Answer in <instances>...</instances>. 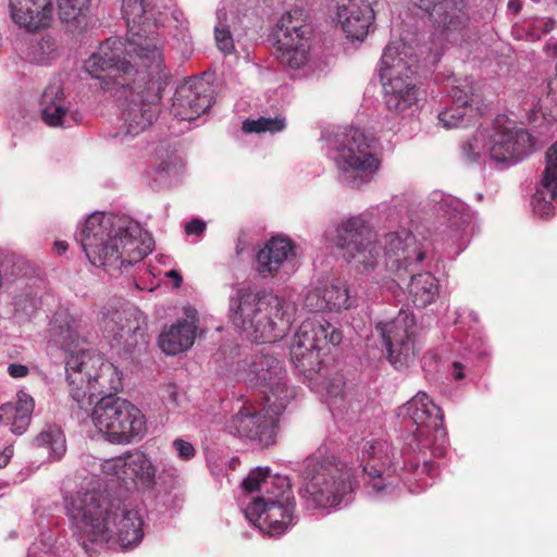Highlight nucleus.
Returning a JSON list of instances; mask_svg holds the SVG:
<instances>
[{
    "label": "nucleus",
    "instance_id": "f257e3e1",
    "mask_svg": "<svg viewBox=\"0 0 557 557\" xmlns=\"http://www.w3.org/2000/svg\"><path fill=\"white\" fill-rule=\"evenodd\" d=\"M123 46L119 39L104 40L84 63L88 75L99 87L120 101L123 136L145 132L160 113L161 92L168 85L170 73L165 62L138 63V67L122 59Z\"/></svg>",
    "mask_w": 557,
    "mask_h": 557
},
{
    "label": "nucleus",
    "instance_id": "f03ea898",
    "mask_svg": "<svg viewBox=\"0 0 557 557\" xmlns=\"http://www.w3.org/2000/svg\"><path fill=\"white\" fill-rule=\"evenodd\" d=\"M65 508L74 536L87 554L94 552V544L115 539L122 548H133L144 537L138 511L111 498L107 491H77L66 499Z\"/></svg>",
    "mask_w": 557,
    "mask_h": 557
},
{
    "label": "nucleus",
    "instance_id": "7ed1b4c3",
    "mask_svg": "<svg viewBox=\"0 0 557 557\" xmlns=\"http://www.w3.org/2000/svg\"><path fill=\"white\" fill-rule=\"evenodd\" d=\"M81 320L66 309L58 310L50 322V342L69 351L65 362L70 395L77 407L89 412L94 398L116 395L122 387L117 368L102 356L79 349Z\"/></svg>",
    "mask_w": 557,
    "mask_h": 557
},
{
    "label": "nucleus",
    "instance_id": "20e7f679",
    "mask_svg": "<svg viewBox=\"0 0 557 557\" xmlns=\"http://www.w3.org/2000/svg\"><path fill=\"white\" fill-rule=\"evenodd\" d=\"M77 240L91 264L113 270L139 262L154 246L151 234L129 216L103 212L88 216Z\"/></svg>",
    "mask_w": 557,
    "mask_h": 557
},
{
    "label": "nucleus",
    "instance_id": "39448f33",
    "mask_svg": "<svg viewBox=\"0 0 557 557\" xmlns=\"http://www.w3.org/2000/svg\"><path fill=\"white\" fill-rule=\"evenodd\" d=\"M232 322L251 342L274 343L295 320L297 305L272 293L239 289L230 298Z\"/></svg>",
    "mask_w": 557,
    "mask_h": 557
},
{
    "label": "nucleus",
    "instance_id": "423d86ee",
    "mask_svg": "<svg viewBox=\"0 0 557 557\" xmlns=\"http://www.w3.org/2000/svg\"><path fill=\"white\" fill-rule=\"evenodd\" d=\"M398 417L408 419L414 426L406 437L404 447V467L433 475L434 462L428 458L442 457L446 451V431L443 426V412L428 394L417 393L409 401L398 408Z\"/></svg>",
    "mask_w": 557,
    "mask_h": 557
},
{
    "label": "nucleus",
    "instance_id": "0eeeda50",
    "mask_svg": "<svg viewBox=\"0 0 557 557\" xmlns=\"http://www.w3.org/2000/svg\"><path fill=\"white\" fill-rule=\"evenodd\" d=\"M249 493L260 492L245 507V517L270 535H278L296 523L295 499L287 476L271 475L270 468L258 467L242 483Z\"/></svg>",
    "mask_w": 557,
    "mask_h": 557
},
{
    "label": "nucleus",
    "instance_id": "6e6552de",
    "mask_svg": "<svg viewBox=\"0 0 557 557\" xmlns=\"http://www.w3.org/2000/svg\"><path fill=\"white\" fill-rule=\"evenodd\" d=\"M299 475V495L309 509L335 508L354 491L352 469L335 457H308L300 465Z\"/></svg>",
    "mask_w": 557,
    "mask_h": 557
},
{
    "label": "nucleus",
    "instance_id": "1a4fd4ad",
    "mask_svg": "<svg viewBox=\"0 0 557 557\" xmlns=\"http://www.w3.org/2000/svg\"><path fill=\"white\" fill-rule=\"evenodd\" d=\"M417 60L404 42H391L381 58L380 78L388 111L411 116L418 110Z\"/></svg>",
    "mask_w": 557,
    "mask_h": 557
},
{
    "label": "nucleus",
    "instance_id": "9d476101",
    "mask_svg": "<svg viewBox=\"0 0 557 557\" xmlns=\"http://www.w3.org/2000/svg\"><path fill=\"white\" fill-rule=\"evenodd\" d=\"M127 25L126 40H119L123 46L122 59L135 57L138 63L164 61L163 40L158 32L168 11L157 10L148 0H123L121 7ZM117 39V37H112Z\"/></svg>",
    "mask_w": 557,
    "mask_h": 557
},
{
    "label": "nucleus",
    "instance_id": "9b49d317",
    "mask_svg": "<svg viewBox=\"0 0 557 557\" xmlns=\"http://www.w3.org/2000/svg\"><path fill=\"white\" fill-rule=\"evenodd\" d=\"M333 157L339 180L352 188L370 182L380 166L377 139L356 127L337 133L333 140Z\"/></svg>",
    "mask_w": 557,
    "mask_h": 557
},
{
    "label": "nucleus",
    "instance_id": "f8f14e48",
    "mask_svg": "<svg viewBox=\"0 0 557 557\" xmlns=\"http://www.w3.org/2000/svg\"><path fill=\"white\" fill-rule=\"evenodd\" d=\"M91 419L104 438L114 444L138 442L147 432L141 410L116 395L99 398L91 410Z\"/></svg>",
    "mask_w": 557,
    "mask_h": 557
},
{
    "label": "nucleus",
    "instance_id": "ddd939ff",
    "mask_svg": "<svg viewBox=\"0 0 557 557\" xmlns=\"http://www.w3.org/2000/svg\"><path fill=\"white\" fill-rule=\"evenodd\" d=\"M277 399L245 400L227 423L231 434L258 448L275 443L277 418L285 410H276Z\"/></svg>",
    "mask_w": 557,
    "mask_h": 557
},
{
    "label": "nucleus",
    "instance_id": "4468645a",
    "mask_svg": "<svg viewBox=\"0 0 557 557\" xmlns=\"http://www.w3.org/2000/svg\"><path fill=\"white\" fill-rule=\"evenodd\" d=\"M420 331L414 314L404 309L395 318L375 324L386 359L396 370L407 369L417 360L422 348Z\"/></svg>",
    "mask_w": 557,
    "mask_h": 557
},
{
    "label": "nucleus",
    "instance_id": "2eb2a0df",
    "mask_svg": "<svg viewBox=\"0 0 557 557\" xmlns=\"http://www.w3.org/2000/svg\"><path fill=\"white\" fill-rule=\"evenodd\" d=\"M240 377L260 388L265 400L277 399L276 410L285 409L295 391L287 384L286 369L282 360L273 351V347H264L249 362L245 361Z\"/></svg>",
    "mask_w": 557,
    "mask_h": 557
},
{
    "label": "nucleus",
    "instance_id": "dca6fc26",
    "mask_svg": "<svg viewBox=\"0 0 557 557\" xmlns=\"http://www.w3.org/2000/svg\"><path fill=\"white\" fill-rule=\"evenodd\" d=\"M360 450L359 467L368 494L374 498L395 495L397 483L389 470L394 459L391 444L386 440L372 438L364 441Z\"/></svg>",
    "mask_w": 557,
    "mask_h": 557
},
{
    "label": "nucleus",
    "instance_id": "f3484780",
    "mask_svg": "<svg viewBox=\"0 0 557 557\" xmlns=\"http://www.w3.org/2000/svg\"><path fill=\"white\" fill-rule=\"evenodd\" d=\"M384 251L386 268L398 275H409V278H420L423 275L433 276L429 264H424V252L417 246L413 234L400 227L385 233L379 242Z\"/></svg>",
    "mask_w": 557,
    "mask_h": 557
},
{
    "label": "nucleus",
    "instance_id": "a211bd4d",
    "mask_svg": "<svg viewBox=\"0 0 557 557\" xmlns=\"http://www.w3.org/2000/svg\"><path fill=\"white\" fill-rule=\"evenodd\" d=\"M335 245L345 259H355L366 272L377 263L376 234L362 215L350 216L337 226Z\"/></svg>",
    "mask_w": 557,
    "mask_h": 557
},
{
    "label": "nucleus",
    "instance_id": "6ab92c4d",
    "mask_svg": "<svg viewBox=\"0 0 557 557\" xmlns=\"http://www.w3.org/2000/svg\"><path fill=\"white\" fill-rule=\"evenodd\" d=\"M99 325L104 336L112 341L124 339L127 346L146 343V317L131 304L117 300L103 306Z\"/></svg>",
    "mask_w": 557,
    "mask_h": 557
},
{
    "label": "nucleus",
    "instance_id": "aec40b11",
    "mask_svg": "<svg viewBox=\"0 0 557 557\" xmlns=\"http://www.w3.org/2000/svg\"><path fill=\"white\" fill-rule=\"evenodd\" d=\"M429 13L434 24V35L441 41L459 44L468 35L469 16L466 0H410Z\"/></svg>",
    "mask_w": 557,
    "mask_h": 557
},
{
    "label": "nucleus",
    "instance_id": "412c9836",
    "mask_svg": "<svg viewBox=\"0 0 557 557\" xmlns=\"http://www.w3.org/2000/svg\"><path fill=\"white\" fill-rule=\"evenodd\" d=\"M488 157L496 163L511 165L523 160L534 151L535 139L524 128L513 122L500 120L487 131Z\"/></svg>",
    "mask_w": 557,
    "mask_h": 557
},
{
    "label": "nucleus",
    "instance_id": "4be33fe9",
    "mask_svg": "<svg viewBox=\"0 0 557 557\" xmlns=\"http://www.w3.org/2000/svg\"><path fill=\"white\" fill-rule=\"evenodd\" d=\"M296 244L285 235L273 236L256 255V270L261 276L288 275L295 269Z\"/></svg>",
    "mask_w": 557,
    "mask_h": 557
},
{
    "label": "nucleus",
    "instance_id": "5701e85b",
    "mask_svg": "<svg viewBox=\"0 0 557 557\" xmlns=\"http://www.w3.org/2000/svg\"><path fill=\"white\" fill-rule=\"evenodd\" d=\"M211 89L201 79H189L175 90L172 113L182 121H193L211 107Z\"/></svg>",
    "mask_w": 557,
    "mask_h": 557
},
{
    "label": "nucleus",
    "instance_id": "b1692460",
    "mask_svg": "<svg viewBox=\"0 0 557 557\" xmlns=\"http://www.w3.org/2000/svg\"><path fill=\"white\" fill-rule=\"evenodd\" d=\"M184 318L178 319L159 336V346L166 355L187 351L195 343L198 330V311L193 306L183 308Z\"/></svg>",
    "mask_w": 557,
    "mask_h": 557
},
{
    "label": "nucleus",
    "instance_id": "393cba45",
    "mask_svg": "<svg viewBox=\"0 0 557 557\" xmlns=\"http://www.w3.org/2000/svg\"><path fill=\"white\" fill-rule=\"evenodd\" d=\"M342 332L322 315L305 320L296 332L290 348L299 347L302 351L322 350L327 344L334 346L342 342Z\"/></svg>",
    "mask_w": 557,
    "mask_h": 557
},
{
    "label": "nucleus",
    "instance_id": "a878e982",
    "mask_svg": "<svg viewBox=\"0 0 557 557\" xmlns=\"http://www.w3.org/2000/svg\"><path fill=\"white\" fill-rule=\"evenodd\" d=\"M9 8L13 22L29 32L48 27L53 16L52 0H9Z\"/></svg>",
    "mask_w": 557,
    "mask_h": 557
},
{
    "label": "nucleus",
    "instance_id": "bb28decb",
    "mask_svg": "<svg viewBox=\"0 0 557 557\" xmlns=\"http://www.w3.org/2000/svg\"><path fill=\"white\" fill-rule=\"evenodd\" d=\"M41 117L51 127H71L78 123L77 112L70 111L65 104L61 83H50L41 96Z\"/></svg>",
    "mask_w": 557,
    "mask_h": 557
},
{
    "label": "nucleus",
    "instance_id": "cd10ccee",
    "mask_svg": "<svg viewBox=\"0 0 557 557\" xmlns=\"http://www.w3.org/2000/svg\"><path fill=\"white\" fill-rule=\"evenodd\" d=\"M326 404L333 416H348L349 419L357 417L361 411V401L356 394L345 391V382L342 375L337 374L325 384Z\"/></svg>",
    "mask_w": 557,
    "mask_h": 557
},
{
    "label": "nucleus",
    "instance_id": "c85d7f7f",
    "mask_svg": "<svg viewBox=\"0 0 557 557\" xmlns=\"http://www.w3.org/2000/svg\"><path fill=\"white\" fill-rule=\"evenodd\" d=\"M34 408L33 397L20 391L16 395V401L0 406V423L10 426L12 433L21 435L30 423Z\"/></svg>",
    "mask_w": 557,
    "mask_h": 557
},
{
    "label": "nucleus",
    "instance_id": "c756f323",
    "mask_svg": "<svg viewBox=\"0 0 557 557\" xmlns=\"http://www.w3.org/2000/svg\"><path fill=\"white\" fill-rule=\"evenodd\" d=\"M337 17L343 30L352 40H363L374 23V10L369 5L338 7Z\"/></svg>",
    "mask_w": 557,
    "mask_h": 557
},
{
    "label": "nucleus",
    "instance_id": "7c9ffc66",
    "mask_svg": "<svg viewBox=\"0 0 557 557\" xmlns=\"http://www.w3.org/2000/svg\"><path fill=\"white\" fill-rule=\"evenodd\" d=\"M429 206L447 220L450 227L463 230L470 223L468 207L458 198L434 190L429 196Z\"/></svg>",
    "mask_w": 557,
    "mask_h": 557
},
{
    "label": "nucleus",
    "instance_id": "2f4dec72",
    "mask_svg": "<svg viewBox=\"0 0 557 557\" xmlns=\"http://www.w3.org/2000/svg\"><path fill=\"white\" fill-rule=\"evenodd\" d=\"M125 467V485L128 482L145 488L154 485L156 468L145 453L136 450L127 454Z\"/></svg>",
    "mask_w": 557,
    "mask_h": 557
},
{
    "label": "nucleus",
    "instance_id": "473e14b6",
    "mask_svg": "<svg viewBox=\"0 0 557 557\" xmlns=\"http://www.w3.org/2000/svg\"><path fill=\"white\" fill-rule=\"evenodd\" d=\"M278 39H311L312 26L308 13L301 8H295L284 13L280 20Z\"/></svg>",
    "mask_w": 557,
    "mask_h": 557
},
{
    "label": "nucleus",
    "instance_id": "72a5a7b5",
    "mask_svg": "<svg viewBox=\"0 0 557 557\" xmlns=\"http://www.w3.org/2000/svg\"><path fill=\"white\" fill-rule=\"evenodd\" d=\"M310 40L311 39H278V61L292 69L305 66L310 59Z\"/></svg>",
    "mask_w": 557,
    "mask_h": 557
},
{
    "label": "nucleus",
    "instance_id": "f704fd0d",
    "mask_svg": "<svg viewBox=\"0 0 557 557\" xmlns=\"http://www.w3.org/2000/svg\"><path fill=\"white\" fill-rule=\"evenodd\" d=\"M168 17L163 16V24L160 26H165V23L169 24L170 36L173 40V48L178 50L182 54H187L191 52V35L188 28V22L184 16V13L178 9H166Z\"/></svg>",
    "mask_w": 557,
    "mask_h": 557
},
{
    "label": "nucleus",
    "instance_id": "c9c22d12",
    "mask_svg": "<svg viewBox=\"0 0 557 557\" xmlns=\"http://www.w3.org/2000/svg\"><path fill=\"white\" fill-rule=\"evenodd\" d=\"M405 286H399L406 289L408 298L414 306L424 308L431 305L440 294L438 281H403Z\"/></svg>",
    "mask_w": 557,
    "mask_h": 557
},
{
    "label": "nucleus",
    "instance_id": "e433bc0d",
    "mask_svg": "<svg viewBox=\"0 0 557 557\" xmlns=\"http://www.w3.org/2000/svg\"><path fill=\"white\" fill-rule=\"evenodd\" d=\"M37 269L24 257L0 252V278H34Z\"/></svg>",
    "mask_w": 557,
    "mask_h": 557
},
{
    "label": "nucleus",
    "instance_id": "4c0bfd02",
    "mask_svg": "<svg viewBox=\"0 0 557 557\" xmlns=\"http://www.w3.org/2000/svg\"><path fill=\"white\" fill-rule=\"evenodd\" d=\"M156 173L162 183H171L172 178L180 175L183 166L182 158L177 154L176 150L159 148L156 152Z\"/></svg>",
    "mask_w": 557,
    "mask_h": 557
},
{
    "label": "nucleus",
    "instance_id": "58836bf2",
    "mask_svg": "<svg viewBox=\"0 0 557 557\" xmlns=\"http://www.w3.org/2000/svg\"><path fill=\"white\" fill-rule=\"evenodd\" d=\"M290 360L295 368L299 370L307 379L317 380L322 370V359L320 350L302 351L299 347L290 348Z\"/></svg>",
    "mask_w": 557,
    "mask_h": 557
},
{
    "label": "nucleus",
    "instance_id": "ea45409f",
    "mask_svg": "<svg viewBox=\"0 0 557 557\" xmlns=\"http://www.w3.org/2000/svg\"><path fill=\"white\" fill-rule=\"evenodd\" d=\"M335 282L336 283H332L323 287L327 310L348 309L357 305L350 295L349 288L346 286L345 281Z\"/></svg>",
    "mask_w": 557,
    "mask_h": 557
},
{
    "label": "nucleus",
    "instance_id": "a19ab883",
    "mask_svg": "<svg viewBox=\"0 0 557 557\" xmlns=\"http://www.w3.org/2000/svg\"><path fill=\"white\" fill-rule=\"evenodd\" d=\"M34 444L38 447L48 448L52 460L61 459L66 451L64 435L58 428H49L40 432L36 436Z\"/></svg>",
    "mask_w": 557,
    "mask_h": 557
},
{
    "label": "nucleus",
    "instance_id": "79ce46f5",
    "mask_svg": "<svg viewBox=\"0 0 557 557\" xmlns=\"http://www.w3.org/2000/svg\"><path fill=\"white\" fill-rule=\"evenodd\" d=\"M553 200H557V186H544L541 181L532 198L533 212L540 218L554 215Z\"/></svg>",
    "mask_w": 557,
    "mask_h": 557
},
{
    "label": "nucleus",
    "instance_id": "37998d69",
    "mask_svg": "<svg viewBox=\"0 0 557 557\" xmlns=\"http://www.w3.org/2000/svg\"><path fill=\"white\" fill-rule=\"evenodd\" d=\"M487 129L478 131L473 137L461 145V157L466 162H479L488 156Z\"/></svg>",
    "mask_w": 557,
    "mask_h": 557
},
{
    "label": "nucleus",
    "instance_id": "c03bdc74",
    "mask_svg": "<svg viewBox=\"0 0 557 557\" xmlns=\"http://www.w3.org/2000/svg\"><path fill=\"white\" fill-rule=\"evenodd\" d=\"M476 90L478 89L472 82L465 79L458 85L453 86L448 94L455 106L469 108L470 110H473V107L475 106V109L478 110L480 97L476 94Z\"/></svg>",
    "mask_w": 557,
    "mask_h": 557
},
{
    "label": "nucleus",
    "instance_id": "a18cd8bd",
    "mask_svg": "<svg viewBox=\"0 0 557 557\" xmlns=\"http://www.w3.org/2000/svg\"><path fill=\"white\" fill-rule=\"evenodd\" d=\"M285 119L282 116L265 117L260 116L257 120H246L243 123V131L245 133H277L285 128Z\"/></svg>",
    "mask_w": 557,
    "mask_h": 557
},
{
    "label": "nucleus",
    "instance_id": "49530a36",
    "mask_svg": "<svg viewBox=\"0 0 557 557\" xmlns=\"http://www.w3.org/2000/svg\"><path fill=\"white\" fill-rule=\"evenodd\" d=\"M33 60L39 64H46L59 55V46L51 36H42L30 49Z\"/></svg>",
    "mask_w": 557,
    "mask_h": 557
},
{
    "label": "nucleus",
    "instance_id": "de8ad7c7",
    "mask_svg": "<svg viewBox=\"0 0 557 557\" xmlns=\"http://www.w3.org/2000/svg\"><path fill=\"white\" fill-rule=\"evenodd\" d=\"M90 0H58L59 17L62 22H74L88 9Z\"/></svg>",
    "mask_w": 557,
    "mask_h": 557
},
{
    "label": "nucleus",
    "instance_id": "09e8293b",
    "mask_svg": "<svg viewBox=\"0 0 557 557\" xmlns=\"http://www.w3.org/2000/svg\"><path fill=\"white\" fill-rule=\"evenodd\" d=\"M470 111L471 110L469 108L454 104V107L445 109L440 112L438 121L443 125V127L447 129L459 127L463 125L466 116Z\"/></svg>",
    "mask_w": 557,
    "mask_h": 557
},
{
    "label": "nucleus",
    "instance_id": "8fccbe9b",
    "mask_svg": "<svg viewBox=\"0 0 557 557\" xmlns=\"http://www.w3.org/2000/svg\"><path fill=\"white\" fill-rule=\"evenodd\" d=\"M126 455L104 459L99 463L100 473L106 478H116L119 481L125 480Z\"/></svg>",
    "mask_w": 557,
    "mask_h": 557
},
{
    "label": "nucleus",
    "instance_id": "3c124183",
    "mask_svg": "<svg viewBox=\"0 0 557 557\" xmlns=\"http://www.w3.org/2000/svg\"><path fill=\"white\" fill-rule=\"evenodd\" d=\"M545 159L542 182L545 187L557 186V141L547 149Z\"/></svg>",
    "mask_w": 557,
    "mask_h": 557
},
{
    "label": "nucleus",
    "instance_id": "603ef678",
    "mask_svg": "<svg viewBox=\"0 0 557 557\" xmlns=\"http://www.w3.org/2000/svg\"><path fill=\"white\" fill-rule=\"evenodd\" d=\"M304 306L309 311L314 312L327 310L323 288H314L308 292V294L305 297Z\"/></svg>",
    "mask_w": 557,
    "mask_h": 557
},
{
    "label": "nucleus",
    "instance_id": "864d4df0",
    "mask_svg": "<svg viewBox=\"0 0 557 557\" xmlns=\"http://www.w3.org/2000/svg\"><path fill=\"white\" fill-rule=\"evenodd\" d=\"M214 35L218 48L224 54L232 53L234 50V42L230 29L220 23L214 28Z\"/></svg>",
    "mask_w": 557,
    "mask_h": 557
},
{
    "label": "nucleus",
    "instance_id": "5fc2aeb1",
    "mask_svg": "<svg viewBox=\"0 0 557 557\" xmlns=\"http://www.w3.org/2000/svg\"><path fill=\"white\" fill-rule=\"evenodd\" d=\"M173 448L182 460H190L196 454L193 444L182 438L173 441Z\"/></svg>",
    "mask_w": 557,
    "mask_h": 557
},
{
    "label": "nucleus",
    "instance_id": "6e6d98bb",
    "mask_svg": "<svg viewBox=\"0 0 557 557\" xmlns=\"http://www.w3.org/2000/svg\"><path fill=\"white\" fill-rule=\"evenodd\" d=\"M162 399L169 410H173L178 406V393L176 387L173 385H168L162 393Z\"/></svg>",
    "mask_w": 557,
    "mask_h": 557
},
{
    "label": "nucleus",
    "instance_id": "4d7b16f0",
    "mask_svg": "<svg viewBox=\"0 0 557 557\" xmlns=\"http://www.w3.org/2000/svg\"><path fill=\"white\" fill-rule=\"evenodd\" d=\"M535 30H539L542 35L548 34L555 27V21L552 18H540L533 24Z\"/></svg>",
    "mask_w": 557,
    "mask_h": 557
},
{
    "label": "nucleus",
    "instance_id": "13d9d810",
    "mask_svg": "<svg viewBox=\"0 0 557 557\" xmlns=\"http://www.w3.org/2000/svg\"><path fill=\"white\" fill-rule=\"evenodd\" d=\"M205 230H206V223L199 219H193L185 226V231L187 234L200 235L203 233Z\"/></svg>",
    "mask_w": 557,
    "mask_h": 557
},
{
    "label": "nucleus",
    "instance_id": "bf43d9fd",
    "mask_svg": "<svg viewBox=\"0 0 557 557\" xmlns=\"http://www.w3.org/2000/svg\"><path fill=\"white\" fill-rule=\"evenodd\" d=\"M8 372L12 377L21 379L25 377L29 370L26 366L20 363H12L8 367Z\"/></svg>",
    "mask_w": 557,
    "mask_h": 557
},
{
    "label": "nucleus",
    "instance_id": "052dcab7",
    "mask_svg": "<svg viewBox=\"0 0 557 557\" xmlns=\"http://www.w3.org/2000/svg\"><path fill=\"white\" fill-rule=\"evenodd\" d=\"M467 364L461 361H455L451 364V375L455 380H462L466 377Z\"/></svg>",
    "mask_w": 557,
    "mask_h": 557
},
{
    "label": "nucleus",
    "instance_id": "680f3d73",
    "mask_svg": "<svg viewBox=\"0 0 557 557\" xmlns=\"http://www.w3.org/2000/svg\"><path fill=\"white\" fill-rule=\"evenodd\" d=\"M547 89V98L557 104V63L556 74L548 81Z\"/></svg>",
    "mask_w": 557,
    "mask_h": 557
},
{
    "label": "nucleus",
    "instance_id": "e2e57ef3",
    "mask_svg": "<svg viewBox=\"0 0 557 557\" xmlns=\"http://www.w3.org/2000/svg\"><path fill=\"white\" fill-rule=\"evenodd\" d=\"M377 3V0H343V4L341 7H354L360 8L364 5H369L373 9V7Z\"/></svg>",
    "mask_w": 557,
    "mask_h": 557
},
{
    "label": "nucleus",
    "instance_id": "0e129e2a",
    "mask_svg": "<svg viewBox=\"0 0 557 557\" xmlns=\"http://www.w3.org/2000/svg\"><path fill=\"white\" fill-rule=\"evenodd\" d=\"M135 286L139 290H147V292H153L159 287L158 283H154V281H135Z\"/></svg>",
    "mask_w": 557,
    "mask_h": 557
},
{
    "label": "nucleus",
    "instance_id": "69168bd1",
    "mask_svg": "<svg viewBox=\"0 0 557 557\" xmlns=\"http://www.w3.org/2000/svg\"><path fill=\"white\" fill-rule=\"evenodd\" d=\"M13 456V447L8 446L0 451V468H4Z\"/></svg>",
    "mask_w": 557,
    "mask_h": 557
},
{
    "label": "nucleus",
    "instance_id": "338daca9",
    "mask_svg": "<svg viewBox=\"0 0 557 557\" xmlns=\"http://www.w3.org/2000/svg\"><path fill=\"white\" fill-rule=\"evenodd\" d=\"M54 247L57 249V252L61 255L67 249V243L63 240L55 242Z\"/></svg>",
    "mask_w": 557,
    "mask_h": 557
},
{
    "label": "nucleus",
    "instance_id": "774afa93",
    "mask_svg": "<svg viewBox=\"0 0 557 557\" xmlns=\"http://www.w3.org/2000/svg\"><path fill=\"white\" fill-rule=\"evenodd\" d=\"M546 48L550 52L552 55H557V40H550L546 45Z\"/></svg>",
    "mask_w": 557,
    "mask_h": 557
}]
</instances>
